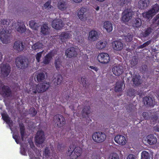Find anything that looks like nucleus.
<instances>
[{
  "mask_svg": "<svg viewBox=\"0 0 159 159\" xmlns=\"http://www.w3.org/2000/svg\"><path fill=\"white\" fill-rule=\"evenodd\" d=\"M80 81V83L83 84L84 86L86 84V80L85 78L83 77H81Z\"/></svg>",
  "mask_w": 159,
  "mask_h": 159,
  "instance_id": "052dcab7",
  "label": "nucleus"
},
{
  "mask_svg": "<svg viewBox=\"0 0 159 159\" xmlns=\"http://www.w3.org/2000/svg\"><path fill=\"white\" fill-rule=\"evenodd\" d=\"M89 68L91 69H92L93 70H94L95 71H96L97 72L98 70V69L96 67H95V66H90L89 67Z\"/></svg>",
  "mask_w": 159,
  "mask_h": 159,
  "instance_id": "0e129e2a",
  "label": "nucleus"
},
{
  "mask_svg": "<svg viewBox=\"0 0 159 159\" xmlns=\"http://www.w3.org/2000/svg\"><path fill=\"white\" fill-rule=\"evenodd\" d=\"M112 46L114 50L116 51H120L123 48V44L120 41L117 40L112 43Z\"/></svg>",
  "mask_w": 159,
  "mask_h": 159,
  "instance_id": "2eb2a0df",
  "label": "nucleus"
},
{
  "mask_svg": "<svg viewBox=\"0 0 159 159\" xmlns=\"http://www.w3.org/2000/svg\"><path fill=\"white\" fill-rule=\"evenodd\" d=\"M45 75L43 72L39 73L36 76L37 81L38 82H40L44 80L45 79Z\"/></svg>",
  "mask_w": 159,
  "mask_h": 159,
  "instance_id": "79ce46f5",
  "label": "nucleus"
},
{
  "mask_svg": "<svg viewBox=\"0 0 159 159\" xmlns=\"http://www.w3.org/2000/svg\"><path fill=\"white\" fill-rule=\"evenodd\" d=\"M21 153V154H22L23 155H25V154L26 153L24 149H23L21 150L20 151Z\"/></svg>",
  "mask_w": 159,
  "mask_h": 159,
  "instance_id": "774afa93",
  "label": "nucleus"
},
{
  "mask_svg": "<svg viewBox=\"0 0 159 159\" xmlns=\"http://www.w3.org/2000/svg\"><path fill=\"white\" fill-rule=\"evenodd\" d=\"M129 33H128L127 35H125L124 36L123 39L126 42H129Z\"/></svg>",
  "mask_w": 159,
  "mask_h": 159,
  "instance_id": "bf43d9fd",
  "label": "nucleus"
},
{
  "mask_svg": "<svg viewBox=\"0 0 159 159\" xmlns=\"http://www.w3.org/2000/svg\"><path fill=\"white\" fill-rule=\"evenodd\" d=\"M138 59L135 56H133L131 60L130 64L132 66L136 65L138 63Z\"/></svg>",
  "mask_w": 159,
  "mask_h": 159,
  "instance_id": "a18cd8bd",
  "label": "nucleus"
},
{
  "mask_svg": "<svg viewBox=\"0 0 159 159\" xmlns=\"http://www.w3.org/2000/svg\"><path fill=\"white\" fill-rule=\"evenodd\" d=\"M122 20L124 22H127L129 20V9L125 10L122 13Z\"/></svg>",
  "mask_w": 159,
  "mask_h": 159,
  "instance_id": "b1692460",
  "label": "nucleus"
},
{
  "mask_svg": "<svg viewBox=\"0 0 159 159\" xmlns=\"http://www.w3.org/2000/svg\"><path fill=\"white\" fill-rule=\"evenodd\" d=\"M37 84H34L31 86L30 89L27 90L28 93L32 95L36 94L37 92L39 93V90Z\"/></svg>",
  "mask_w": 159,
  "mask_h": 159,
  "instance_id": "bb28decb",
  "label": "nucleus"
},
{
  "mask_svg": "<svg viewBox=\"0 0 159 159\" xmlns=\"http://www.w3.org/2000/svg\"><path fill=\"white\" fill-rule=\"evenodd\" d=\"M2 95L5 97H8L12 95L11 88L8 86L3 85L2 87Z\"/></svg>",
  "mask_w": 159,
  "mask_h": 159,
  "instance_id": "ddd939ff",
  "label": "nucleus"
},
{
  "mask_svg": "<svg viewBox=\"0 0 159 159\" xmlns=\"http://www.w3.org/2000/svg\"><path fill=\"white\" fill-rule=\"evenodd\" d=\"M128 2V0H118V4L121 6L124 5L126 2Z\"/></svg>",
  "mask_w": 159,
  "mask_h": 159,
  "instance_id": "864d4df0",
  "label": "nucleus"
},
{
  "mask_svg": "<svg viewBox=\"0 0 159 159\" xmlns=\"http://www.w3.org/2000/svg\"><path fill=\"white\" fill-rule=\"evenodd\" d=\"M3 120L11 127L12 125L13 121L6 113H2L1 114Z\"/></svg>",
  "mask_w": 159,
  "mask_h": 159,
  "instance_id": "f3484780",
  "label": "nucleus"
},
{
  "mask_svg": "<svg viewBox=\"0 0 159 159\" xmlns=\"http://www.w3.org/2000/svg\"><path fill=\"white\" fill-rule=\"evenodd\" d=\"M52 58V54L51 53H49L44 57L43 63L45 65L48 64Z\"/></svg>",
  "mask_w": 159,
  "mask_h": 159,
  "instance_id": "473e14b6",
  "label": "nucleus"
},
{
  "mask_svg": "<svg viewBox=\"0 0 159 159\" xmlns=\"http://www.w3.org/2000/svg\"><path fill=\"white\" fill-rule=\"evenodd\" d=\"M28 154L30 159H39L38 158L35 157L33 153L31 151L29 152Z\"/></svg>",
  "mask_w": 159,
  "mask_h": 159,
  "instance_id": "6e6d98bb",
  "label": "nucleus"
},
{
  "mask_svg": "<svg viewBox=\"0 0 159 159\" xmlns=\"http://www.w3.org/2000/svg\"><path fill=\"white\" fill-rule=\"evenodd\" d=\"M51 0H48L44 4V6L45 8H48L49 10L52 7V6L51 5Z\"/></svg>",
  "mask_w": 159,
  "mask_h": 159,
  "instance_id": "de8ad7c7",
  "label": "nucleus"
},
{
  "mask_svg": "<svg viewBox=\"0 0 159 159\" xmlns=\"http://www.w3.org/2000/svg\"><path fill=\"white\" fill-rule=\"evenodd\" d=\"M24 33L27 36L30 35L31 33V31L29 29H27L26 28H25V31L24 32Z\"/></svg>",
  "mask_w": 159,
  "mask_h": 159,
  "instance_id": "13d9d810",
  "label": "nucleus"
},
{
  "mask_svg": "<svg viewBox=\"0 0 159 159\" xmlns=\"http://www.w3.org/2000/svg\"><path fill=\"white\" fill-rule=\"evenodd\" d=\"M35 24V22L32 20H30L29 23L30 26L32 28L34 26Z\"/></svg>",
  "mask_w": 159,
  "mask_h": 159,
  "instance_id": "680f3d73",
  "label": "nucleus"
},
{
  "mask_svg": "<svg viewBox=\"0 0 159 159\" xmlns=\"http://www.w3.org/2000/svg\"><path fill=\"white\" fill-rule=\"evenodd\" d=\"M35 142L36 143L38 144H42L45 140L44 133L42 130H40L37 131L35 137Z\"/></svg>",
  "mask_w": 159,
  "mask_h": 159,
  "instance_id": "423d86ee",
  "label": "nucleus"
},
{
  "mask_svg": "<svg viewBox=\"0 0 159 159\" xmlns=\"http://www.w3.org/2000/svg\"><path fill=\"white\" fill-rule=\"evenodd\" d=\"M14 48L18 52H20L23 51L24 48V46L23 43L20 41H16L14 44Z\"/></svg>",
  "mask_w": 159,
  "mask_h": 159,
  "instance_id": "a211bd4d",
  "label": "nucleus"
},
{
  "mask_svg": "<svg viewBox=\"0 0 159 159\" xmlns=\"http://www.w3.org/2000/svg\"><path fill=\"white\" fill-rule=\"evenodd\" d=\"M150 43L151 42L150 41H147V42L143 43V44L140 45L139 46L140 48H143L148 46Z\"/></svg>",
  "mask_w": 159,
  "mask_h": 159,
  "instance_id": "5fc2aeb1",
  "label": "nucleus"
},
{
  "mask_svg": "<svg viewBox=\"0 0 159 159\" xmlns=\"http://www.w3.org/2000/svg\"><path fill=\"white\" fill-rule=\"evenodd\" d=\"M63 80V77L60 74H58L56 78L54 80V84L55 86H57L61 84Z\"/></svg>",
  "mask_w": 159,
  "mask_h": 159,
  "instance_id": "72a5a7b5",
  "label": "nucleus"
},
{
  "mask_svg": "<svg viewBox=\"0 0 159 159\" xmlns=\"http://www.w3.org/2000/svg\"><path fill=\"white\" fill-rule=\"evenodd\" d=\"M8 33L9 31L6 28L2 29L0 32V39L3 43L7 44L8 43L9 38Z\"/></svg>",
  "mask_w": 159,
  "mask_h": 159,
  "instance_id": "20e7f679",
  "label": "nucleus"
},
{
  "mask_svg": "<svg viewBox=\"0 0 159 159\" xmlns=\"http://www.w3.org/2000/svg\"><path fill=\"white\" fill-rule=\"evenodd\" d=\"M58 8L61 11H64L66 8V2L63 1L59 2L57 4Z\"/></svg>",
  "mask_w": 159,
  "mask_h": 159,
  "instance_id": "e433bc0d",
  "label": "nucleus"
},
{
  "mask_svg": "<svg viewBox=\"0 0 159 159\" xmlns=\"http://www.w3.org/2000/svg\"><path fill=\"white\" fill-rule=\"evenodd\" d=\"M108 159H120L118 155L116 153H111L109 156Z\"/></svg>",
  "mask_w": 159,
  "mask_h": 159,
  "instance_id": "49530a36",
  "label": "nucleus"
},
{
  "mask_svg": "<svg viewBox=\"0 0 159 159\" xmlns=\"http://www.w3.org/2000/svg\"><path fill=\"white\" fill-rule=\"evenodd\" d=\"M106 135L105 133L100 131L94 133L92 136L93 140L97 143L103 142L106 139Z\"/></svg>",
  "mask_w": 159,
  "mask_h": 159,
  "instance_id": "f257e3e1",
  "label": "nucleus"
},
{
  "mask_svg": "<svg viewBox=\"0 0 159 159\" xmlns=\"http://www.w3.org/2000/svg\"><path fill=\"white\" fill-rule=\"evenodd\" d=\"M30 114L33 116H35L37 114V111L35 109V108L33 107L31 108L30 111Z\"/></svg>",
  "mask_w": 159,
  "mask_h": 159,
  "instance_id": "603ef678",
  "label": "nucleus"
},
{
  "mask_svg": "<svg viewBox=\"0 0 159 159\" xmlns=\"http://www.w3.org/2000/svg\"><path fill=\"white\" fill-rule=\"evenodd\" d=\"M130 22L132 26L134 27L139 28L142 25V21L140 18H135L130 20Z\"/></svg>",
  "mask_w": 159,
  "mask_h": 159,
  "instance_id": "6ab92c4d",
  "label": "nucleus"
},
{
  "mask_svg": "<svg viewBox=\"0 0 159 159\" xmlns=\"http://www.w3.org/2000/svg\"><path fill=\"white\" fill-rule=\"evenodd\" d=\"M141 159H150V156L148 153L145 151L141 153Z\"/></svg>",
  "mask_w": 159,
  "mask_h": 159,
  "instance_id": "c03bdc74",
  "label": "nucleus"
},
{
  "mask_svg": "<svg viewBox=\"0 0 159 159\" xmlns=\"http://www.w3.org/2000/svg\"><path fill=\"white\" fill-rule=\"evenodd\" d=\"M11 67L8 64L3 65L1 69L2 73L6 76H8L11 71Z\"/></svg>",
  "mask_w": 159,
  "mask_h": 159,
  "instance_id": "412c9836",
  "label": "nucleus"
},
{
  "mask_svg": "<svg viewBox=\"0 0 159 159\" xmlns=\"http://www.w3.org/2000/svg\"><path fill=\"white\" fill-rule=\"evenodd\" d=\"M148 68V66L147 65H144L142 66L140 69V70L141 72L143 73L146 71Z\"/></svg>",
  "mask_w": 159,
  "mask_h": 159,
  "instance_id": "3c124183",
  "label": "nucleus"
},
{
  "mask_svg": "<svg viewBox=\"0 0 159 159\" xmlns=\"http://www.w3.org/2000/svg\"><path fill=\"white\" fill-rule=\"evenodd\" d=\"M130 159H138V157L135 155L130 154Z\"/></svg>",
  "mask_w": 159,
  "mask_h": 159,
  "instance_id": "e2e57ef3",
  "label": "nucleus"
},
{
  "mask_svg": "<svg viewBox=\"0 0 159 159\" xmlns=\"http://www.w3.org/2000/svg\"><path fill=\"white\" fill-rule=\"evenodd\" d=\"M61 61L59 59L56 60L55 62V66L57 69H59L61 66Z\"/></svg>",
  "mask_w": 159,
  "mask_h": 159,
  "instance_id": "8fccbe9b",
  "label": "nucleus"
},
{
  "mask_svg": "<svg viewBox=\"0 0 159 159\" xmlns=\"http://www.w3.org/2000/svg\"><path fill=\"white\" fill-rule=\"evenodd\" d=\"M65 53L67 57L69 58L75 57L77 55V52L74 47H70L67 49L66 50Z\"/></svg>",
  "mask_w": 159,
  "mask_h": 159,
  "instance_id": "9b49d317",
  "label": "nucleus"
},
{
  "mask_svg": "<svg viewBox=\"0 0 159 159\" xmlns=\"http://www.w3.org/2000/svg\"><path fill=\"white\" fill-rule=\"evenodd\" d=\"M43 51L37 53L36 55V61L38 62L40 61V59L42 57V54L43 52Z\"/></svg>",
  "mask_w": 159,
  "mask_h": 159,
  "instance_id": "09e8293b",
  "label": "nucleus"
},
{
  "mask_svg": "<svg viewBox=\"0 0 159 159\" xmlns=\"http://www.w3.org/2000/svg\"><path fill=\"white\" fill-rule=\"evenodd\" d=\"M50 28L48 25L44 24L41 26V32L44 35L49 34Z\"/></svg>",
  "mask_w": 159,
  "mask_h": 159,
  "instance_id": "a878e982",
  "label": "nucleus"
},
{
  "mask_svg": "<svg viewBox=\"0 0 159 159\" xmlns=\"http://www.w3.org/2000/svg\"><path fill=\"white\" fill-rule=\"evenodd\" d=\"M43 46V45L41 43L37 42L32 46V48L33 50H36L37 49H40L42 48Z\"/></svg>",
  "mask_w": 159,
  "mask_h": 159,
  "instance_id": "a19ab883",
  "label": "nucleus"
},
{
  "mask_svg": "<svg viewBox=\"0 0 159 159\" xmlns=\"http://www.w3.org/2000/svg\"><path fill=\"white\" fill-rule=\"evenodd\" d=\"M10 23V20L7 19H1L0 20V24L4 25V27L6 28L9 25Z\"/></svg>",
  "mask_w": 159,
  "mask_h": 159,
  "instance_id": "ea45409f",
  "label": "nucleus"
},
{
  "mask_svg": "<svg viewBox=\"0 0 159 159\" xmlns=\"http://www.w3.org/2000/svg\"><path fill=\"white\" fill-rule=\"evenodd\" d=\"M140 77L139 75H136L133 77L132 80L134 84L136 86H139L142 83Z\"/></svg>",
  "mask_w": 159,
  "mask_h": 159,
  "instance_id": "2f4dec72",
  "label": "nucleus"
},
{
  "mask_svg": "<svg viewBox=\"0 0 159 159\" xmlns=\"http://www.w3.org/2000/svg\"><path fill=\"white\" fill-rule=\"evenodd\" d=\"M70 32L69 31H65L63 32L60 35V39L62 42H65L66 39L71 38L72 35Z\"/></svg>",
  "mask_w": 159,
  "mask_h": 159,
  "instance_id": "4be33fe9",
  "label": "nucleus"
},
{
  "mask_svg": "<svg viewBox=\"0 0 159 159\" xmlns=\"http://www.w3.org/2000/svg\"><path fill=\"white\" fill-rule=\"evenodd\" d=\"M142 115L144 118L146 120L148 119L149 118L148 113L147 112H143L142 114Z\"/></svg>",
  "mask_w": 159,
  "mask_h": 159,
  "instance_id": "4d7b16f0",
  "label": "nucleus"
},
{
  "mask_svg": "<svg viewBox=\"0 0 159 159\" xmlns=\"http://www.w3.org/2000/svg\"><path fill=\"white\" fill-rule=\"evenodd\" d=\"M147 139L148 143L150 145L156 144L157 142V138L153 134L148 135Z\"/></svg>",
  "mask_w": 159,
  "mask_h": 159,
  "instance_id": "5701e85b",
  "label": "nucleus"
},
{
  "mask_svg": "<svg viewBox=\"0 0 159 159\" xmlns=\"http://www.w3.org/2000/svg\"><path fill=\"white\" fill-rule=\"evenodd\" d=\"M152 30L151 27L147 28L143 33V36L145 37L148 36L152 32Z\"/></svg>",
  "mask_w": 159,
  "mask_h": 159,
  "instance_id": "37998d69",
  "label": "nucleus"
},
{
  "mask_svg": "<svg viewBox=\"0 0 159 159\" xmlns=\"http://www.w3.org/2000/svg\"><path fill=\"white\" fill-rule=\"evenodd\" d=\"M159 10V6L157 4H155L153 6L152 8L149 10L146 13L142 14L143 16L145 18L148 19L154 16Z\"/></svg>",
  "mask_w": 159,
  "mask_h": 159,
  "instance_id": "f03ea898",
  "label": "nucleus"
},
{
  "mask_svg": "<svg viewBox=\"0 0 159 159\" xmlns=\"http://www.w3.org/2000/svg\"><path fill=\"white\" fill-rule=\"evenodd\" d=\"M87 9L86 8L82 7L78 12V16L80 20H84V18L85 16L84 13L87 11Z\"/></svg>",
  "mask_w": 159,
  "mask_h": 159,
  "instance_id": "cd10ccee",
  "label": "nucleus"
},
{
  "mask_svg": "<svg viewBox=\"0 0 159 159\" xmlns=\"http://www.w3.org/2000/svg\"><path fill=\"white\" fill-rule=\"evenodd\" d=\"M51 149L52 150V148L48 147H47L45 148L43 152V154L46 157L48 158L49 157L51 152Z\"/></svg>",
  "mask_w": 159,
  "mask_h": 159,
  "instance_id": "58836bf2",
  "label": "nucleus"
},
{
  "mask_svg": "<svg viewBox=\"0 0 159 159\" xmlns=\"http://www.w3.org/2000/svg\"><path fill=\"white\" fill-rule=\"evenodd\" d=\"M159 19V13L153 19V20L155 21H156Z\"/></svg>",
  "mask_w": 159,
  "mask_h": 159,
  "instance_id": "69168bd1",
  "label": "nucleus"
},
{
  "mask_svg": "<svg viewBox=\"0 0 159 159\" xmlns=\"http://www.w3.org/2000/svg\"><path fill=\"white\" fill-rule=\"evenodd\" d=\"M149 0H140L138 4V7L140 9H145L149 5Z\"/></svg>",
  "mask_w": 159,
  "mask_h": 159,
  "instance_id": "aec40b11",
  "label": "nucleus"
},
{
  "mask_svg": "<svg viewBox=\"0 0 159 159\" xmlns=\"http://www.w3.org/2000/svg\"><path fill=\"white\" fill-rule=\"evenodd\" d=\"M74 147H75V146L74 145H71L69 147L70 149H68V152H70V151H71L72 150L71 148H72L73 149L74 148Z\"/></svg>",
  "mask_w": 159,
  "mask_h": 159,
  "instance_id": "338daca9",
  "label": "nucleus"
},
{
  "mask_svg": "<svg viewBox=\"0 0 159 159\" xmlns=\"http://www.w3.org/2000/svg\"><path fill=\"white\" fill-rule=\"evenodd\" d=\"M115 142L120 145H125L126 143V140L125 137L123 135H117L114 138Z\"/></svg>",
  "mask_w": 159,
  "mask_h": 159,
  "instance_id": "f8f14e48",
  "label": "nucleus"
},
{
  "mask_svg": "<svg viewBox=\"0 0 159 159\" xmlns=\"http://www.w3.org/2000/svg\"><path fill=\"white\" fill-rule=\"evenodd\" d=\"M123 84L121 81H117L116 82V86L115 88V90L116 92H120L122 90Z\"/></svg>",
  "mask_w": 159,
  "mask_h": 159,
  "instance_id": "4c0bfd02",
  "label": "nucleus"
},
{
  "mask_svg": "<svg viewBox=\"0 0 159 159\" xmlns=\"http://www.w3.org/2000/svg\"><path fill=\"white\" fill-rule=\"evenodd\" d=\"M49 86V83H44L38 84L37 87L39 90V93L45 92L48 89Z\"/></svg>",
  "mask_w": 159,
  "mask_h": 159,
  "instance_id": "dca6fc26",
  "label": "nucleus"
},
{
  "mask_svg": "<svg viewBox=\"0 0 159 159\" xmlns=\"http://www.w3.org/2000/svg\"><path fill=\"white\" fill-rule=\"evenodd\" d=\"M107 43L106 41H100L96 43V48L98 49H102L104 48L106 46Z\"/></svg>",
  "mask_w": 159,
  "mask_h": 159,
  "instance_id": "c9c22d12",
  "label": "nucleus"
},
{
  "mask_svg": "<svg viewBox=\"0 0 159 159\" xmlns=\"http://www.w3.org/2000/svg\"><path fill=\"white\" fill-rule=\"evenodd\" d=\"M97 59L99 62L102 64H106L109 61L110 57L107 53H102L98 55Z\"/></svg>",
  "mask_w": 159,
  "mask_h": 159,
  "instance_id": "39448f33",
  "label": "nucleus"
},
{
  "mask_svg": "<svg viewBox=\"0 0 159 159\" xmlns=\"http://www.w3.org/2000/svg\"><path fill=\"white\" fill-rule=\"evenodd\" d=\"M17 66L21 69H24L28 66V64L24 59L21 57H18L16 60Z\"/></svg>",
  "mask_w": 159,
  "mask_h": 159,
  "instance_id": "6e6552de",
  "label": "nucleus"
},
{
  "mask_svg": "<svg viewBox=\"0 0 159 159\" xmlns=\"http://www.w3.org/2000/svg\"><path fill=\"white\" fill-rule=\"evenodd\" d=\"M64 24L63 21L60 19H56L53 20L52 26L56 30H60L63 27Z\"/></svg>",
  "mask_w": 159,
  "mask_h": 159,
  "instance_id": "9d476101",
  "label": "nucleus"
},
{
  "mask_svg": "<svg viewBox=\"0 0 159 159\" xmlns=\"http://www.w3.org/2000/svg\"><path fill=\"white\" fill-rule=\"evenodd\" d=\"M113 74L116 76H119L124 72V68L121 64L114 66L112 68Z\"/></svg>",
  "mask_w": 159,
  "mask_h": 159,
  "instance_id": "0eeeda50",
  "label": "nucleus"
},
{
  "mask_svg": "<svg viewBox=\"0 0 159 159\" xmlns=\"http://www.w3.org/2000/svg\"><path fill=\"white\" fill-rule=\"evenodd\" d=\"M82 149L80 147H75L71 152L70 156L71 159H76L80 156L82 153Z\"/></svg>",
  "mask_w": 159,
  "mask_h": 159,
  "instance_id": "1a4fd4ad",
  "label": "nucleus"
},
{
  "mask_svg": "<svg viewBox=\"0 0 159 159\" xmlns=\"http://www.w3.org/2000/svg\"><path fill=\"white\" fill-rule=\"evenodd\" d=\"M98 32L95 30H92L89 32L88 39L89 40L95 41L98 39Z\"/></svg>",
  "mask_w": 159,
  "mask_h": 159,
  "instance_id": "4468645a",
  "label": "nucleus"
},
{
  "mask_svg": "<svg viewBox=\"0 0 159 159\" xmlns=\"http://www.w3.org/2000/svg\"><path fill=\"white\" fill-rule=\"evenodd\" d=\"M90 107L89 106L85 107L82 110V116L83 118H89L90 113Z\"/></svg>",
  "mask_w": 159,
  "mask_h": 159,
  "instance_id": "c756f323",
  "label": "nucleus"
},
{
  "mask_svg": "<svg viewBox=\"0 0 159 159\" xmlns=\"http://www.w3.org/2000/svg\"><path fill=\"white\" fill-rule=\"evenodd\" d=\"M55 124L59 127L63 126L66 124V120L62 115L58 114L55 115L54 117Z\"/></svg>",
  "mask_w": 159,
  "mask_h": 159,
  "instance_id": "7ed1b4c3",
  "label": "nucleus"
},
{
  "mask_svg": "<svg viewBox=\"0 0 159 159\" xmlns=\"http://www.w3.org/2000/svg\"><path fill=\"white\" fill-rule=\"evenodd\" d=\"M19 125L21 139L22 141H23L25 134V127L24 125L23 124H20Z\"/></svg>",
  "mask_w": 159,
  "mask_h": 159,
  "instance_id": "f704fd0d",
  "label": "nucleus"
},
{
  "mask_svg": "<svg viewBox=\"0 0 159 159\" xmlns=\"http://www.w3.org/2000/svg\"><path fill=\"white\" fill-rule=\"evenodd\" d=\"M103 27L109 33L111 32L113 29L112 25L109 21H106L104 22Z\"/></svg>",
  "mask_w": 159,
  "mask_h": 159,
  "instance_id": "c85d7f7f",
  "label": "nucleus"
},
{
  "mask_svg": "<svg viewBox=\"0 0 159 159\" xmlns=\"http://www.w3.org/2000/svg\"><path fill=\"white\" fill-rule=\"evenodd\" d=\"M145 105L148 106H153V102L152 98L150 97H145L143 99Z\"/></svg>",
  "mask_w": 159,
  "mask_h": 159,
  "instance_id": "393cba45",
  "label": "nucleus"
},
{
  "mask_svg": "<svg viewBox=\"0 0 159 159\" xmlns=\"http://www.w3.org/2000/svg\"><path fill=\"white\" fill-rule=\"evenodd\" d=\"M17 25H18L19 26L17 28V31L21 34L24 33L25 31V26L23 22L18 21L17 22Z\"/></svg>",
  "mask_w": 159,
  "mask_h": 159,
  "instance_id": "7c9ffc66",
  "label": "nucleus"
}]
</instances>
